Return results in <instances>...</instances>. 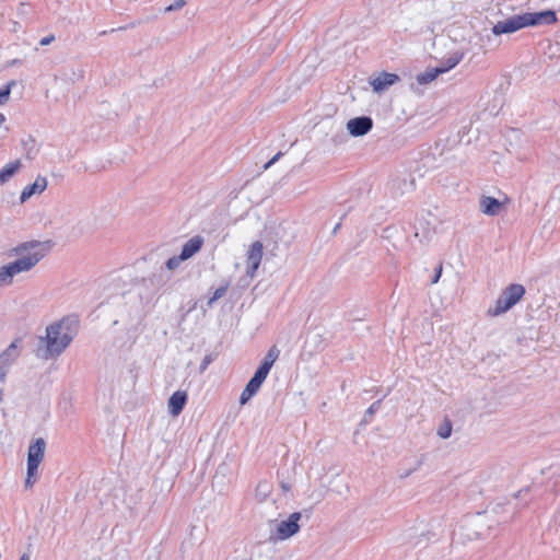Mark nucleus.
<instances>
[{
  "label": "nucleus",
  "mask_w": 560,
  "mask_h": 560,
  "mask_svg": "<svg viewBox=\"0 0 560 560\" xmlns=\"http://www.w3.org/2000/svg\"><path fill=\"white\" fill-rule=\"evenodd\" d=\"M262 243L259 241L254 242L249 250L247 253V275L254 277L256 270L258 269L261 258H262Z\"/></svg>",
  "instance_id": "ddd939ff"
},
{
  "label": "nucleus",
  "mask_w": 560,
  "mask_h": 560,
  "mask_svg": "<svg viewBox=\"0 0 560 560\" xmlns=\"http://www.w3.org/2000/svg\"><path fill=\"white\" fill-rule=\"evenodd\" d=\"M301 518L302 514L300 512H294L290 514L288 518L277 522L270 538L275 540H287L291 538L299 533L301 528L299 522Z\"/></svg>",
  "instance_id": "423d86ee"
},
{
  "label": "nucleus",
  "mask_w": 560,
  "mask_h": 560,
  "mask_svg": "<svg viewBox=\"0 0 560 560\" xmlns=\"http://www.w3.org/2000/svg\"><path fill=\"white\" fill-rule=\"evenodd\" d=\"M28 13V4L26 2H20L18 5V14L20 16H26Z\"/></svg>",
  "instance_id": "cd10ccee"
},
{
  "label": "nucleus",
  "mask_w": 560,
  "mask_h": 560,
  "mask_svg": "<svg viewBox=\"0 0 560 560\" xmlns=\"http://www.w3.org/2000/svg\"><path fill=\"white\" fill-rule=\"evenodd\" d=\"M48 246L33 241L25 242L12 249L19 258L0 267V288L12 284L13 278L33 269L48 253Z\"/></svg>",
  "instance_id": "f03ea898"
},
{
  "label": "nucleus",
  "mask_w": 560,
  "mask_h": 560,
  "mask_svg": "<svg viewBox=\"0 0 560 560\" xmlns=\"http://www.w3.org/2000/svg\"><path fill=\"white\" fill-rule=\"evenodd\" d=\"M273 490V485L269 480H260L255 489V499L259 503L266 502Z\"/></svg>",
  "instance_id": "6ab92c4d"
},
{
  "label": "nucleus",
  "mask_w": 560,
  "mask_h": 560,
  "mask_svg": "<svg viewBox=\"0 0 560 560\" xmlns=\"http://www.w3.org/2000/svg\"><path fill=\"white\" fill-rule=\"evenodd\" d=\"M527 492H528V490H527V489L521 490V491H518V493H517V494H515V498H518V497H520V495H522L523 493H527Z\"/></svg>",
  "instance_id": "4c0bfd02"
},
{
  "label": "nucleus",
  "mask_w": 560,
  "mask_h": 560,
  "mask_svg": "<svg viewBox=\"0 0 560 560\" xmlns=\"http://www.w3.org/2000/svg\"><path fill=\"white\" fill-rule=\"evenodd\" d=\"M2 400V390H0V401Z\"/></svg>",
  "instance_id": "ea45409f"
},
{
  "label": "nucleus",
  "mask_w": 560,
  "mask_h": 560,
  "mask_svg": "<svg viewBox=\"0 0 560 560\" xmlns=\"http://www.w3.org/2000/svg\"><path fill=\"white\" fill-rule=\"evenodd\" d=\"M380 404H381V401H380V400H377V401L373 402V404L368 408V410H366L365 415H366V416H369V417H372V416L377 411V409H378V407H380Z\"/></svg>",
  "instance_id": "c85d7f7f"
},
{
  "label": "nucleus",
  "mask_w": 560,
  "mask_h": 560,
  "mask_svg": "<svg viewBox=\"0 0 560 560\" xmlns=\"http://www.w3.org/2000/svg\"><path fill=\"white\" fill-rule=\"evenodd\" d=\"M54 40H55V36L54 35H49V36L43 37L40 39L39 44L42 46H47V45H50Z\"/></svg>",
  "instance_id": "473e14b6"
},
{
  "label": "nucleus",
  "mask_w": 560,
  "mask_h": 560,
  "mask_svg": "<svg viewBox=\"0 0 560 560\" xmlns=\"http://www.w3.org/2000/svg\"><path fill=\"white\" fill-rule=\"evenodd\" d=\"M268 376L267 372H264L260 369H257L254 376L249 380L246 387L241 394L240 397V404L244 405L246 404L254 395L257 394L259 390L261 384L265 382L266 377Z\"/></svg>",
  "instance_id": "1a4fd4ad"
},
{
  "label": "nucleus",
  "mask_w": 560,
  "mask_h": 560,
  "mask_svg": "<svg viewBox=\"0 0 560 560\" xmlns=\"http://www.w3.org/2000/svg\"><path fill=\"white\" fill-rule=\"evenodd\" d=\"M185 4H186V0H176L175 2H173L172 4L166 7L164 11L173 12V11L182 9Z\"/></svg>",
  "instance_id": "bb28decb"
},
{
  "label": "nucleus",
  "mask_w": 560,
  "mask_h": 560,
  "mask_svg": "<svg viewBox=\"0 0 560 560\" xmlns=\"http://www.w3.org/2000/svg\"><path fill=\"white\" fill-rule=\"evenodd\" d=\"M485 524V520L481 515L469 520L466 524L462 525L457 533H455V537L464 541L465 538L468 540L478 539L481 536V533L476 530V528L481 527Z\"/></svg>",
  "instance_id": "6e6552de"
},
{
  "label": "nucleus",
  "mask_w": 560,
  "mask_h": 560,
  "mask_svg": "<svg viewBox=\"0 0 560 560\" xmlns=\"http://www.w3.org/2000/svg\"><path fill=\"white\" fill-rule=\"evenodd\" d=\"M46 442L44 439H36L27 451V472L25 478V488H31L37 479L39 464L44 459Z\"/></svg>",
  "instance_id": "39448f33"
},
{
  "label": "nucleus",
  "mask_w": 560,
  "mask_h": 560,
  "mask_svg": "<svg viewBox=\"0 0 560 560\" xmlns=\"http://www.w3.org/2000/svg\"><path fill=\"white\" fill-rule=\"evenodd\" d=\"M557 22L556 13L551 10L526 12L499 21L492 27L494 35L512 34L521 28L537 25H550Z\"/></svg>",
  "instance_id": "7ed1b4c3"
},
{
  "label": "nucleus",
  "mask_w": 560,
  "mask_h": 560,
  "mask_svg": "<svg viewBox=\"0 0 560 560\" xmlns=\"http://www.w3.org/2000/svg\"><path fill=\"white\" fill-rule=\"evenodd\" d=\"M515 512L516 504H513L511 501L497 502L491 506L489 511H486L481 516L485 518L489 513L498 515L499 517L495 520V522L500 524L510 521L514 516Z\"/></svg>",
  "instance_id": "9d476101"
},
{
  "label": "nucleus",
  "mask_w": 560,
  "mask_h": 560,
  "mask_svg": "<svg viewBox=\"0 0 560 560\" xmlns=\"http://www.w3.org/2000/svg\"><path fill=\"white\" fill-rule=\"evenodd\" d=\"M270 552L271 548L269 546L259 542L254 547L250 559L243 557L238 560H271Z\"/></svg>",
  "instance_id": "412c9836"
},
{
  "label": "nucleus",
  "mask_w": 560,
  "mask_h": 560,
  "mask_svg": "<svg viewBox=\"0 0 560 560\" xmlns=\"http://www.w3.org/2000/svg\"><path fill=\"white\" fill-rule=\"evenodd\" d=\"M525 294V288L522 284L513 283L506 287L495 301L493 307L488 308L487 314L497 317L511 310Z\"/></svg>",
  "instance_id": "20e7f679"
},
{
  "label": "nucleus",
  "mask_w": 560,
  "mask_h": 560,
  "mask_svg": "<svg viewBox=\"0 0 560 560\" xmlns=\"http://www.w3.org/2000/svg\"><path fill=\"white\" fill-rule=\"evenodd\" d=\"M19 560H30V556L27 553H23Z\"/></svg>",
  "instance_id": "e433bc0d"
},
{
  "label": "nucleus",
  "mask_w": 560,
  "mask_h": 560,
  "mask_svg": "<svg viewBox=\"0 0 560 560\" xmlns=\"http://www.w3.org/2000/svg\"><path fill=\"white\" fill-rule=\"evenodd\" d=\"M185 260L182 258L180 255H177V256H173L171 258H168L165 262V267L167 268V270L170 271H174L176 270L182 262H184Z\"/></svg>",
  "instance_id": "393cba45"
},
{
  "label": "nucleus",
  "mask_w": 560,
  "mask_h": 560,
  "mask_svg": "<svg viewBox=\"0 0 560 560\" xmlns=\"http://www.w3.org/2000/svg\"><path fill=\"white\" fill-rule=\"evenodd\" d=\"M205 240L200 235L189 238L182 247L180 256L186 261L195 256L202 247Z\"/></svg>",
  "instance_id": "dca6fc26"
},
{
  "label": "nucleus",
  "mask_w": 560,
  "mask_h": 560,
  "mask_svg": "<svg viewBox=\"0 0 560 560\" xmlns=\"http://www.w3.org/2000/svg\"><path fill=\"white\" fill-rule=\"evenodd\" d=\"M5 121V116L0 114V126Z\"/></svg>",
  "instance_id": "58836bf2"
},
{
  "label": "nucleus",
  "mask_w": 560,
  "mask_h": 560,
  "mask_svg": "<svg viewBox=\"0 0 560 560\" xmlns=\"http://www.w3.org/2000/svg\"><path fill=\"white\" fill-rule=\"evenodd\" d=\"M20 357L18 347V340L13 341L1 354H0V382L4 383L9 373L10 366Z\"/></svg>",
  "instance_id": "0eeeda50"
},
{
  "label": "nucleus",
  "mask_w": 560,
  "mask_h": 560,
  "mask_svg": "<svg viewBox=\"0 0 560 560\" xmlns=\"http://www.w3.org/2000/svg\"><path fill=\"white\" fill-rule=\"evenodd\" d=\"M77 336L75 323L63 318L46 328V336L39 337L35 354L42 360L58 358Z\"/></svg>",
  "instance_id": "f257e3e1"
},
{
  "label": "nucleus",
  "mask_w": 560,
  "mask_h": 560,
  "mask_svg": "<svg viewBox=\"0 0 560 560\" xmlns=\"http://www.w3.org/2000/svg\"><path fill=\"white\" fill-rule=\"evenodd\" d=\"M280 489H281V491H282V493H283V494H287L288 492H290V491H291V485H290V482L282 480V481L280 482Z\"/></svg>",
  "instance_id": "2f4dec72"
},
{
  "label": "nucleus",
  "mask_w": 560,
  "mask_h": 560,
  "mask_svg": "<svg viewBox=\"0 0 560 560\" xmlns=\"http://www.w3.org/2000/svg\"><path fill=\"white\" fill-rule=\"evenodd\" d=\"M372 127L373 120L369 116L355 117L347 122V130L352 137H362L370 132Z\"/></svg>",
  "instance_id": "9b49d317"
},
{
  "label": "nucleus",
  "mask_w": 560,
  "mask_h": 560,
  "mask_svg": "<svg viewBox=\"0 0 560 560\" xmlns=\"http://www.w3.org/2000/svg\"><path fill=\"white\" fill-rule=\"evenodd\" d=\"M282 155V152H278L269 162H267L264 166L265 170H268L272 164H275Z\"/></svg>",
  "instance_id": "7c9ffc66"
},
{
  "label": "nucleus",
  "mask_w": 560,
  "mask_h": 560,
  "mask_svg": "<svg viewBox=\"0 0 560 560\" xmlns=\"http://www.w3.org/2000/svg\"><path fill=\"white\" fill-rule=\"evenodd\" d=\"M279 349L276 347V346H272L267 354L265 355L260 366L258 369L262 370L264 372H267L269 374L272 365L275 364V362L277 361L278 357H279Z\"/></svg>",
  "instance_id": "4be33fe9"
},
{
  "label": "nucleus",
  "mask_w": 560,
  "mask_h": 560,
  "mask_svg": "<svg viewBox=\"0 0 560 560\" xmlns=\"http://www.w3.org/2000/svg\"><path fill=\"white\" fill-rule=\"evenodd\" d=\"M502 209V203L490 196H482L480 199V210L487 215H497Z\"/></svg>",
  "instance_id": "a211bd4d"
},
{
  "label": "nucleus",
  "mask_w": 560,
  "mask_h": 560,
  "mask_svg": "<svg viewBox=\"0 0 560 560\" xmlns=\"http://www.w3.org/2000/svg\"><path fill=\"white\" fill-rule=\"evenodd\" d=\"M441 275H442V265H439V267L436 268V271H435L434 277H433L431 282L433 284L438 283L439 280H440Z\"/></svg>",
  "instance_id": "72a5a7b5"
},
{
  "label": "nucleus",
  "mask_w": 560,
  "mask_h": 560,
  "mask_svg": "<svg viewBox=\"0 0 560 560\" xmlns=\"http://www.w3.org/2000/svg\"><path fill=\"white\" fill-rule=\"evenodd\" d=\"M460 60V57H451L447 59V66H445L444 68L447 70L454 68Z\"/></svg>",
  "instance_id": "c756f323"
},
{
  "label": "nucleus",
  "mask_w": 560,
  "mask_h": 560,
  "mask_svg": "<svg viewBox=\"0 0 560 560\" xmlns=\"http://www.w3.org/2000/svg\"><path fill=\"white\" fill-rule=\"evenodd\" d=\"M446 72L445 68H434L416 75V81L410 84V90L417 94H422L419 85H427L434 81L439 74Z\"/></svg>",
  "instance_id": "4468645a"
},
{
  "label": "nucleus",
  "mask_w": 560,
  "mask_h": 560,
  "mask_svg": "<svg viewBox=\"0 0 560 560\" xmlns=\"http://www.w3.org/2000/svg\"><path fill=\"white\" fill-rule=\"evenodd\" d=\"M22 163L20 160L8 163L0 170V186L8 183L21 168Z\"/></svg>",
  "instance_id": "aec40b11"
},
{
  "label": "nucleus",
  "mask_w": 560,
  "mask_h": 560,
  "mask_svg": "<svg viewBox=\"0 0 560 560\" xmlns=\"http://www.w3.org/2000/svg\"><path fill=\"white\" fill-rule=\"evenodd\" d=\"M400 80L396 73L381 72L371 79L370 84L375 93H382Z\"/></svg>",
  "instance_id": "f8f14e48"
},
{
  "label": "nucleus",
  "mask_w": 560,
  "mask_h": 560,
  "mask_svg": "<svg viewBox=\"0 0 560 560\" xmlns=\"http://www.w3.org/2000/svg\"><path fill=\"white\" fill-rule=\"evenodd\" d=\"M210 362H211V359H210L209 357H206V358L202 360V362H201L200 370H201V371H205V370L208 368V365H209V363H210Z\"/></svg>",
  "instance_id": "f704fd0d"
},
{
  "label": "nucleus",
  "mask_w": 560,
  "mask_h": 560,
  "mask_svg": "<svg viewBox=\"0 0 560 560\" xmlns=\"http://www.w3.org/2000/svg\"><path fill=\"white\" fill-rule=\"evenodd\" d=\"M438 435L441 439H448L452 434V422L450 419L445 418L442 423L439 425Z\"/></svg>",
  "instance_id": "5701e85b"
},
{
  "label": "nucleus",
  "mask_w": 560,
  "mask_h": 560,
  "mask_svg": "<svg viewBox=\"0 0 560 560\" xmlns=\"http://www.w3.org/2000/svg\"><path fill=\"white\" fill-rule=\"evenodd\" d=\"M187 401V393L184 390L175 392L168 399V411L173 417H177L184 409Z\"/></svg>",
  "instance_id": "f3484780"
},
{
  "label": "nucleus",
  "mask_w": 560,
  "mask_h": 560,
  "mask_svg": "<svg viewBox=\"0 0 560 560\" xmlns=\"http://www.w3.org/2000/svg\"><path fill=\"white\" fill-rule=\"evenodd\" d=\"M228 288H229V284H224V285H221L214 292H213V295L209 299V301L207 302V306L208 307H212L213 304L219 300L221 299L222 296L225 295L226 291H228Z\"/></svg>",
  "instance_id": "b1692460"
},
{
  "label": "nucleus",
  "mask_w": 560,
  "mask_h": 560,
  "mask_svg": "<svg viewBox=\"0 0 560 560\" xmlns=\"http://www.w3.org/2000/svg\"><path fill=\"white\" fill-rule=\"evenodd\" d=\"M48 182L47 178L44 176H37L33 184L27 185L21 192L20 201L21 203H24L26 200H28L34 195H39L44 192L47 188Z\"/></svg>",
  "instance_id": "2eb2a0df"
},
{
  "label": "nucleus",
  "mask_w": 560,
  "mask_h": 560,
  "mask_svg": "<svg viewBox=\"0 0 560 560\" xmlns=\"http://www.w3.org/2000/svg\"><path fill=\"white\" fill-rule=\"evenodd\" d=\"M20 30H21V24L16 21H13L11 32H19Z\"/></svg>",
  "instance_id": "c9c22d12"
},
{
  "label": "nucleus",
  "mask_w": 560,
  "mask_h": 560,
  "mask_svg": "<svg viewBox=\"0 0 560 560\" xmlns=\"http://www.w3.org/2000/svg\"><path fill=\"white\" fill-rule=\"evenodd\" d=\"M15 85L14 81H10L3 89L0 90V105H3L8 102L11 93L12 86Z\"/></svg>",
  "instance_id": "a878e982"
}]
</instances>
